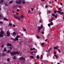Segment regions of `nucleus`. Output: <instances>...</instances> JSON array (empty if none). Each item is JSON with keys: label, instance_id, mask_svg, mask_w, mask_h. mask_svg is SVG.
Segmentation results:
<instances>
[{"label": "nucleus", "instance_id": "obj_32", "mask_svg": "<svg viewBox=\"0 0 64 64\" xmlns=\"http://www.w3.org/2000/svg\"><path fill=\"white\" fill-rule=\"evenodd\" d=\"M0 33L2 34H4V33H3V32H2V31H0Z\"/></svg>", "mask_w": 64, "mask_h": 64}, {"label": "nucleus", "instance_id": "obj_25", "mask_svg": "<svg viewBox=\"0 0 64 64\" xmlns=\"http://www.w3.org/2000/svg\"><path fill=\"white\" fill-rule=\"evenodd\" d=\"M57 50L58 51V52H59V53L61 52V50H60L59 49H58Z\"/></svg>", "mask_w": 64, "mask_h": 64}, {"label": "nucleus", "instance_id": "obj_20", "mask_svg": "<svg viewBox=\"0 0 64 64\" xmlns=\"http://www.w3.org/2000/svg\"><path fill=\"white\" fill-rule=\"evenodd\" d=\"M52 15L53 16V17H54V16H55V14H52Z\"/></svg>", "mask_w": 64, "mask_h": 64}, {"label": "nucleus", "instance_id": "obj_44", "mask_svg": "<svg viewBox=\"0 0 64 64\" xmlns=\"http://www.w3.org/2000/svg\"><path fill=\"white\" fill-rule=\"evenodd\" d=\"M0 24H3V22L0 21Z\"/></svg>", "mask_w": 64, "mask_h": 64}, {"label": "nucleus", "instance_id": "obj_60", "mask_svg": "<svg viewBox=\"0 0 64 64\" xmlns=\"http://www.w3.org/2000/svg\"><path fill=\"white\" fill-rule=\"evenodd\" d=\"M0 30H1V31H2L3 30L2 29V28H1L0 29Z\"/></svg>", "mask_w": 64, "mask_h": 64}, {"label": "nucleus", "instance_id": "obj_58", "mask_svg": "<svg viewBox=\"0 0 64 64\" xmlns=\"http://www.w3.org/2000/svg\"><path fill=\"white\" fill-rule=\"evenodd\" d=\"M37 38H40V36H38L37 37Z\"/></svg>", "mask_w": 64, "mask_h": 64}, {"label": "nucleus", "instance_id": "obj_26", "mask_svg": "<svg viewBox=\"0 0 64 64\" xmlns=\"http://www.w3.org/2000/svg\"><path fill=\"white\" fill-rule=\"evenodd\" d=\"M36 58H37V59H39V56L37 55V57H36Z\"/></svg>", "mask_w": 64, "mask_h": 64}, {"label": "nucleus", "instance_id": "obj_10", "mask_svg": "<svg viewBox=\"0 0 64 64\" xmlns=\"http://www.w3.org/2000/svg\"><path fill=\"white\" fill-rule=\"evenodd\" d=\"M4 20H6V21H8V20L7 19V18H4Z\"/></svg>", "mask_w": 64, "mask_h": 64}, {"label": "nucleus", "instance_id": "obj_56", "mask_svg": "<svg viewBox=\"0 0 64 64\" xmlns=\"http://www.w3.org/2000/svg\"><path fill=\"white\" fill-rule=\"evenodd\" d=\"M54 54H56V52H54Z\"/></svg>", "mask_w": 64, "mask_h": 64}, {"label": "nucleus", "instance_id": "obj_59", "mask_svg": "<svg viewBox=\"0 0 64 64\" xmlns=\"http://www.w3.org/2000/svg\"><path fill=\"white\" fill-rule=\"evenodd\" d=\"M33 48H30V50H33Z\"/></svg>", "mask_w": 64, "mask_h": 64}, {"label": "nucleus", "instance_id": "obj_30", "mask_svg": "<svg viewBox=\"0 0 64 64\" xmlns=\"http://www.w3.org/2000/svg\"><path fill=\"white\" fill-rule=\"evenodd\" d=\"M38 30H41V28H40V26H38Z\"/></svg>", "mask_w": 64, "mask_h": 64}, {"label": "nucleus", "instance_id": "obj_57", "mask_svg": "<svg viewBox=\"0 0 64 64\" xmlns=\"http://www.w3.org/2000/svg\"><path fill=\"white\" fill-rule=\"evenodd\" d=\"M4 44H3V45L1 47L2 48H3V46H4Z\"/></svg>", "mask_w": 64, "mask_h": 64}, {"label": "nucleus", "instance_id": "obj_39", "mask_svg": "<svg viewBox=\"0 0 64 64\" xmlns=\"http://www.w3.org/2000/svg\"><path fill=\"white\" fill-rule=\"evenodd\" d=\"M48 26H51V24H48Z\"/></svg>", "mask_w": 64, "mask_h": 64}, {"label": "nucleus", "instance_id": "obj_28", "mask_svg": "<svg viewBox=\"0 0 64 64\" xmlns=\"http://www.w3.org/2000/svg\"><path fill=\"white\" fill-rule=\"evenodd\" d=\"M9 25L10 26H12V24H11L10 23H9Z\"/></svg>", "mask_w": 64, "mask_h": 64}, {"label": "nucleus", "instance_id": "obj_13", "mask_svg": "<svg viewBox=\"0 0 64 64\" xmlns=\"http://www.w3.org/2000/svg\"><path fill=\"white\" fill-rule=\"evenodd\" d=\"M58 47H54V49L56 50V49H58Z\"/></svg>", "mask_w": 64, "mask_h": 64}, {"label": "nucleus", "instance_id": "obj_46", "mask_svg": "<svg viewBox=\"0 0 64 64\" xmlns=\"http://www.w3.org/2000/svg\"><path fill=\"white\" fill-rule=\"evenodd\" d=\"M14 59H16V56H14Z\"/></svg>", "mask_w": 64, "mask_h": 64}, {"label": "nucleus", "instance_id": "obj_29", "mask_svg": "<svg viewBox=\"0 0 64 64\" xmlns=\"http://www.w3.org/2000/svg\"><path fill=\"white\" fill-rule=\"evenodd\" d=\"M5 5L6 6H8V4H7V3H5Z\"/></svg>", "mask_w": 64, "mask_h": 64}, {"label": "nucleus", "instance_id": "obj_16", "mask_svg": "<svg viewBox=\"0 0 64 64\" xmlns=\"http://www.w3.org/2000/svg\"><path fill=\"white\" fill-rule=\"evenodd\" d=\"M30 58H32V59H34V56H30Z\"/></svg>", "mask_w": 64, "mask_h": 64}, {"label": "nucleus", "instance_id": "obj_4", "mask_svg": "<svg viewBox=\"0 0 64 64\" xmlns=\"http://www.w3.org/2000/svg\"><path fill=\"white\" fill-rule=\"evenodd\" d=\"M6 34L7 36H10V32H9L7 31L6 32Z\"/></svg>", "mask_w": 64, "mask_h": 64}, {"label": "nucleus", "instance_id": "obj_15", "mask_svg": "<svg viewBox=\"0 0 64 64\" xmlns=\"http://www.w3.org/2000/svg\"><path fill=\"white\" fill-rule=\"evenodd\" d=\"M52 49V48H51L49 49V50H48V52L49 53H50V50H51Z\"/></svg>", "mask_w": 64, "mask_h": 64}, {"label": "nucleus", "instance_id": "obj_53", "mask_svg": "<svg viewBox=\"0 0 64 64\" xmlns=\"http://www.w3.org/2000/svg\"><path fill=\"white\" fill-rule=\"evenodd\" d=\"M19 13H18V12L16 13V15H19Z\"/></svg>", "mask_w": 64, "mask_h": 64}, {"label": "nucleus", "instance_id": "obj_52", "mask_svg": "<svg viewBox=\"0 0 64 64\" xmlns=\"http://www.w3.org/2000/svg\"><path fill=\"white\" fill-rule=\"evenodd\" d=\"M33 53V52H30V54H32Z\"/></svg>", "mask_w": 64, "mask_h": 64}, {"label": "nucleus", "instance_id": "obj_38", "mask_svg": "<svg viewBox=\"0 0 64 64\" xmlns=\"http://www.w3.org/2000/svg\"><path fill=\"white\" fill-rule=\"evenodd\" d=\"M44 43L43 42V43H41V45H42V46H43L44 45Z\"/></svg>", "mask_w": 64, "mask_h": 64}, {"label": "nucleus", "instance_id": "obj_50", "mask_svg": "<svg viewBox=\"0 0 64 64\" xmlns=\"http://www.w3.org/2000/svg\"><path fill=\"white\" fill-rule=\"evenodd\" d=\"M42 22V21H41V20H40L39 21V23H41Z\"/></svg>", "mask_w": 64, "mask_h": 64}, {"label": "nucleus", "instance_id": "obj_21", "mask_svg": "<svg viewBox=\"0 0 64 64\" xmlns=\"http://www.w3.org/2000/svg\"><path fill=\"white\" fill-rule=\"evenodd\" d=\"M50 25L51 26L53 25V22H50Z\"/></svg>", "mask_w": 64, "mask_h": 64}, {"label": "nucleus", "instance_id": "obj_34", "mask_svg": "<svg viewBox=\"0 0 64 64\" xmlns=\"http://www.w3.org/2000/svg\"><path fill=\"white\" fill-rule=\"evenodd\" d=\"M24 18V16H21V18Z\"/></svg>", "mask_w": 64, "mask_h": 64}, {"label": "nucleus", "instance_id": "obj_49", "mask_svg": "<svg viewBox=\"0 0 64 64\" xmlns=\"http://www.w3.org/2000/svg\"><path fill=\"white\" fill-rule=\"evenodd\" d=\"M10 52V50H8L7 52V53H9Z\"/></svg>", "mask_w": 64, "mask_h": 64}, {"label": "nucleus", "instance_id": "obj_8", "mask_svg": "<svg viewBox=\"0 0 64 64\" xmlns=\"http://www.w3.org/2000/svg\"><path fill=\"white\" fill-rule=\"evenodd\" d=\"M61 8H59V10L58 11H57V10H56V12H58L59 13V12H60V10H61Z\"/></svg>", "mask_w": 64, "mask_h": 64}, {"label": "nucleus", "instance_id": "obj_22", "mask_svg": "<svg viewBox=\"0 0 64 64\" xmlns=\"http://www.w3.org/2000/svg\"><path fill=\"white\" fill-rule=\"evenodd\" d=\"M16 41H18V38H15V40H14V41H16Z\"/></svg>", "mask_w": 64, "mask_h": 64}, {"label": "nucleus", "instance_id": "obj_23", "mask_svg": "<svg viewBox=\"0 0 64 64\" xmlns=\"http://www.w3.org/2000/svg\"><path fill=\"white\" fill-rule=\"evenodd\" d=\"M18 7H20V8H22V6H19L18 5Z\"/></svg>", "mask_w": 64, "mask_h": 64}, {"label": "nucleus", "instance_id": "obj_12", "mask_svg": "<svg viewBox=\"0 0 64 64\" xmlns=\"http://www.w3.org/2000/svg\"><path fill=\"white\" fill-rule=\"evenodd\" d=\"M2 56H6V54H2Z\"/></svg>", "mask_w": 64, "mask_h": 64}, {"label": "nucleus", "instance_id": "obj_48", "mask_svg": "<svg viewBox=\"0 0 64 64\" xmlns=\"http://www.w3.org/2000/svg\"><path fill=\"white\" fill-rule=\"evenodd\" d=\"M48 21H49V22H51V20H49Z\"/></svg>", "mask_w": 64, "mask_h": 64}, {"label": "nucleus", "instance_id": "obj_24", "mask_svg": "<svg viewBox=\"0 0 64 64\" xmlns=\"http://www.w3.org/2000/svg\"><path fill=\"white\" fill-rule=\"evenodd\" d=\"M10 39L11 40H15V39L13 38H10Z\"/></svg>", "mask_w": 64, "mask_h": 64}, {"label": "nucleus", "instance_id": "obj_9", "mask_svg": "<svg viewBox=\"0 0 64 64\" xmlns=\"http://www.w3.org/2000/svg\"><path fill=\"white\" fill-rule=\"evenodd\" d=\"M4 2V0H2L0 2V4H3V3Z\"/></svg>", "mask_w": 64, "mask_h": 64}, {"label": "nucleus", "instance_id": "obj_35", "mask_svg": "<svg viewBox=\"0 0 64 64\" xmlns=\"http://www.w3.org/2000/svg\"><path fill=\"white\" fill-rule=\"evenodd\" d=\"M54 56L56 57V58H57V57H58V56H57V55H54Z\"/></svg>", "mask_w": 64, "mask_h": 64}, {"label": "nucleus", "instance_id": "obj_5", "mask_svg": "<svg viewBox=\"0 0 64 64\" xmlns=\"http://www.w3.org/2000/svg\"><path fill=\"white\" fill-rule=\"evenodd\" d=\"M18 5L15 6H14V9H16L17 8H18Z\"/></svg>", "mask_w": 64, "mask_h": 64}, {"label": "nucleus", "instance_id": "obj_45", "mask_svg": "<svg viewBox=\"0 0 64 64\" xmlns=\"http://www.w3.org/2000/svg\"><path fill=\"white\" fill-rule=\"evenodd\" d=\"M23 30H24L25 31H26V29H24V28H23Z\"/></svg>", "mask_w": 64, "mask_h": 64}, {"label": "nucleus", "instance_id": "obj_40", "mask_svg": "<svg viewBox=\"0 0 64 64\" xmlns=\"http://www.w3.org/2000/svg\"><path fill=\"white\" fill-rule=\"evenodd\" d=\"M7 61H8V62H9V61H10V60H9V58H8V59Z\"/></svg>", "mask_w": 64, "mask_h": 64}, {"label": "nucleus", "instance_id": "obj_19", "mask_svg": "<svg viewBox=\"0 0 64 64\" xmlns=\"http://www.w3.org/2000/svg\"><path fill=\"white\" fill-rule=\"evenodd\" d=\"M59 14H60V15H62V14H63V12H60Z\"/></svg>", "mask_w": 64, "mask_h": 64}, {"label": "nucleus", "instance_id": "obj_27", "mask_svg": "<svg viewBox=\"0 0 64 64\" xmlns=\"http://www.w3.org/2000/svg\"><path fill=\"white\" fill-rule=\"evenodd\" d=\"M13 2V1H11L9 3L10 4H12V3Z\"/></svg>", "mask_w": 64, "mask_h": 64}, {"label": "nucleus", "instance_id": "obj_42", "mask_svg": "<svg viewBox=\"0 0 64 64\" xmlns=\"http://www.w3.org/2000/svg\"><path fill=\"white\" fill-rule=\"evenodd\" d=\"M22 3L23 4H25V2H24V1H22Z\"/></svg>", "mask_w": 64, "mask_h": 64}, {"label": "nucleus", "instance_id": "obj_41", "mask_svg": "<svg viewBox=\"0 0 64 64\" xmlns=\"http://www.w3.org/2000/svg\"><path fill=\"white\" fill-rule=\"evenodd\" d=\"M54 14H56V10H55L54 11Z\"/></svg>", "mask_w": 64, "mask_h": 64}, {"label": "nucleus", "instance_id": "obj_64", "mask_svg": "<svg viewBox=\"0 0 64 64\" xmlns=\"http://www.w3.org/2000/svg\"><path fill=\"white\" fill-rule=\"evenodd\" d=\"M54 17L55 18H57V16H54Z\"/></svg>", "mask_w": 64, "mask_h": 64}, {"label": "nucleus", "instance_id": "obj_7", "mask_svg": "<svg viewBox=\"0 0 64 64\" xmlns=\"http://www.w3.org/2000/svg\"><path fill=\"white\" fill-rule=\"evenodd\" d=\"M7 45L8 46H10V47H11V46H12L11 44H10L9 43H8L7 44Z\"/></svg>", "mask_w": 64, "mask_h": 64}, {"label": "nucleus", "instance_id": "obj_62", "mask_svg": "<svg viewBox=\"0 0 64 64\" xmlns=\"http://www.w3.org/2000/svg\"><path fill=\"white\" fill-rule=\"evenodd\" d=\"M48 40V39H46L45 40V41H47Z\"/></svg>", "mask_w": 64, "mask_h": 64}, {"label": "nucleus", "instance_id": "obj_33", "mask_svg": "<svg viewBox=\"0 0 64 64\" xmlns=\"http://www.w3.org/2000/svg\"><path fill=\"white\" fill-rule=\"evenodd\" d=\"M43 58V55H41V57L40 58L41 59H42V58Z\"/></svg>", "mask_w": 64, "mask_h": 64}, {"label": "nucleus", "instance_id": "obj_51", "mask_svg": "<svg viewBox=\"0 0 64 64\" xmlns=\"http://www.w3.org/2000/svg\"><path fill=\"white\" fill-rule=\"evenodd\" d=\"M48 13H50V14H51V12L50 11H48Z\"/></svg>", "mask_w": 64, "mask_h": 64}, {"label": "nucleus", "instance_id": "obj_55", "mask_svg": "<svg viewBox=\"0 0 64 64\" xmlns=\"http://www.w3.org/2000/svg\"><path fill=\"white\" fill-rule=\"evenodd\" d=\"M38 33H39V32H40V30H38Z\"/></svg>", "mask_w": 64, "mask_h": 64}, {"label": "nucleus", "instance_id": "obj_3", "mask_svg": "<svg viewBox=\"0 0 64 64\" xmlns=\"http://www.w3.org/2000/svg\"><path fill=\"white\" fill-rule=\"evenodd\" d=\"M10 54L11 55H15L16 54V52H11Z\"/></svg>", "mask_w": 64, "mask_h": 64}, {"label": "nucleus", "instance_id": "obj_1", "mask_svg": "<svg viewBox=\"0 0 64 64\" xmlns=\"http://www.w3.org/2000/svg\"><path fill=\"white\" fill-rule=\"evenodd\" d=\"M22 2V0H19L18 1H16V3L17 4H21Z\"/></svg>", "mask_w": 64, "mask_h": 64}, {"label": "nucleus", "instance_id": "obj_14", "mask_svg": "<svg viewBox=\"0 0 64 64\" xmlns=\"http://www.w3.org/2000/svg\"><path fill=\"white\" fill-rule=\"evenodd\" d=\"M16 54H19V52L18 51H16Z\"/></svg>", "mask_w": 64, "mask_h": 64}, {"label": "nucleus", "instance_id": "obj_37", "mask_svg": "<svg viewBox=\"0 0 64 64\" xmlns=\"http://www.w3.org/2000/svg\"><path fill=\"white\" fill-rule=\"evenodd\" d=\"M42 27H43V25H42L40 26V28L42 29Z\"/></svg>", "mask_w": 64, "mask_h": 64}, {"label": "nucleus", "instance_id": "obj_61", "mask_svg": "<svg viewBox=\"0 0 64 64\" xmlns=\"http://www.w3.org/2000/svg\"><path fill=\"white\" fill-rule=\"evenodd\" d=\"M34 9V8H32V11H33V10Z\"/></svg>", "mask_w": 64, "mask_h": 64}, {"label": "nucleus", "instance_id": "obj_54", "mask_svg": "<svg viewBox=\"0 0 64 64\" xmlns=\"http://www.w3.org/2000/svg\"><path fill=\"white\" fill-rule=\"evenodd\" d=\"M34 53H36V51H34Z\"/></svg>", "mask_w": 64, "mask_h": 64}, {"label": "nucleus", "instance_id": "obj_2", "mask_svg": "<svg viewBox=\"0 0 64 64\" xmlns=\"http://www.w3.org/2000/svg\"><path fill=\"white\" fill-rule=\"evenodd\" d=\"M19 60H23L24 61H25V58H24L23 57H20L19 58Z\"/></svg>", "mask_w": 64, "mask_h": 64}, {"label": "nucleus", "instance_id": "obj_18", "mask_svg": "<svg viewBox=\"0 0 64 64\" xmlns=\"http://www.w3.org/2000/svg\"><path fill=\"white\" fill-rule=\"evenodd\" d=\"M17 34H16V32H14L13 33V35H16Z\"/></svg>", "mask_w": 64, "mask_h": 64}, {"label": "nucleus", "instance_id": "obj_43", "mask_svg": "<svg viewBox=\"0 0 64 64\" xmlns=\"http://www.w3.org/2000/svg\"><path fill=\"white\" fill-rule=\"evenodd\" d=\"M19 43H20V45H21V44H22L21 43V42H19Z\"/></svg>", "mask_w": 64, "mask_h": 64}, {"label": "nucleus", "instance_id": "obj_6", "mask_svg": "<svg viewBox=\"0 0 64 64\" xmlns=\"http://www.w3.org/2000/svg\"><path fill=\"white\" fill-rule=\"evenodd\" d=\"M15 18L18 19V20H20L21 18L20 17H18L17 16L15 17Z\"/></svg>", "mask_w": 64, "mask_h": 64}, {"label": "nucleus", "instance_id": "obj_31", "mask_svg": "<svg viewBox=\"0 0 64 64\" xmlns=\"http://www.w3.org/2000/svg\"><path fill=\"white\" fill-rule=\"evenodd\" d=\"M16 38H20V37L19 36H16Z\"/></svg>", "mask_w": 64, "mask_h": 64}, {"label": "nucleus", "instance_id": "obj_17", "mask_svg": "<svg viewBox=\"0 0 64 64\" xmlns=\"http://www.w3.org/2000/svg\"><path fill=\"white\" fill-rule=\"evenodd\" d=\"M7 51V50L6 48H4V52H6Z\"/></svg>", "mask_w": 64, "mask_h": 64}, {"label": "nucleus", "instance_id": "obj_11", "mask_svg": "<svg viewBox=\"0 0 64 64\" xmlns=\"http://www.w3.org/2000/svg\"><path fill=\"white\" fill-rule=\"evenodd\" d=\"M4 36L2 35V34H0V37H3Z\"/></svg>", "mask_w": 64, "mask_h": 64}, {"label": "nucleus", "instance_id": "obj_36", "mask_svg": "<svg viewBox=\"0 0 64 64\" xmlns=\"http://www.w3.org/2000/svg\"><path fill=\"white\" fill-rule=\"evenodd\" d=\"M16 11H17V12H19V11H20V10L19 9H17Z\"/></svg>", "mask_w": 64, "mask_h": 64}, {"label": "nucleus", "instance_id": "obj_63", "mask_svg": "<svg viewBox=\"0 0 64 64\" xmlns=\"http://www.w3.org/2000/svg\"><path fill=\"white\" fill-rule=\"evenodd\" d=\"M42 33L43 34H44V32H42Z\"/></svg>", "mask_w": 64, "mask_h": 64}, {"label": "nucleus", "instance_id": "obj_47", "mask_svg": "<svg viewBox=\"0 0 64 64\" xmlns=\"http://www.w3.org/2000/svg\"><path fill=\"white\" fill-rule=\"evenodd\" d=\"M60 4L61 5H62V6L63 5V4H62V3L61 2L60 3Z\"/></svg>", "mask_w": 64, "mask_h": 64}]
</instances>
